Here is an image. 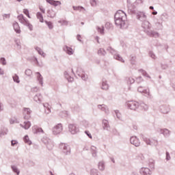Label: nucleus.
I'll list each match as a JSON object with an SVG mask.
<instances>
[{"label":"nucleus","instance_id":"1","mask_svg":"<svg viewBox=\"0 0 175 175\" xmlns=\"http://www.w3.org/2000/svg\"><path fill=\"white\" fill-rule=\"evenodd\" d=\"M115 24L117 27L123 29L125 28V21L126 20V14L122 10H118L114 15Z\"/></svg>","mask_w":175,"mask_h":175},{"label":"nucleus","instance_id":"2","mask_svg":"<svg viewBox=\"0 0 175 175\" xmlns=\"http://www.w3.org/2000/svg\"><path fill=\"white\" fill-rule=\"evenodd\" d=\"M142 28L144 29V32L150 36V38H159V33L155 31L150 30L151 29V23L148 21H144L142 24Z\"/></svg>","mask_w":175,"mask_h":175},{"label":"nucleus","instance_id":"3","mask_svg":"<svg viewBox=\"0 0 175 175\" xmlns=\"http://www.w3.org/2000/svg\"><path fill=\"white\" fill-rule=\"evenodd\" d=\"M18 18L19 21L22 24H23V25H26V27H27L29 28V31L33 30V26H32V24H31L29 23V21L28 20H27V18L25 17H24V15L20 14L18 16Z\"/></svg>","mask_w":175,"mask_h":175},{"label":"nucleus","instance_id":"4","mask_svg":"<svg viewBox=\"0 0 175 175\" xmlns=\"http://www.w3.org/2000/svg\"><path fill=\"white\" fill-rule=\"evenodd\" d=\"M42 143L45 144L48 150H53V147H54V142L50 139V138L47 137H44L42 139Z\"/></svg>","mask_w":175,"mask_h":175},{"label":"nucleus","instance_id":"5","mask_svg":"<svg viewBox=\"0 0 175 175\" xmlns=\"http://www.w3.org/2000/svg\"><path fill=\"white\" fill-rule=\"evenodd\" d=\"M59 148L62 150V152L64 155H70V146L68 145V144H60Z\"/></svg>","mask_w":175,"mask_h":175},{"label":"nucleus","instance_id":"6","mask_svg":"<svg viewBox=\"0 0 175 175\" xmlns=\"http://www.w3.org/2000/svg\"><path fill=\"white\" fill-rule=\"evenodd\" d=\"M141 137L144 142L148 145V146H158V140H153L151 141L150 139L147 138L144 135L141 134Z\"/></svg>","mask_w":175,"mask_h":175},{"label":"nucleus","instance_id":"7","mask_svg":"<svg viewBox=\"0 0 175 175\" xmlns=\"http://www.w3.org/2000/svg\"><path fill=\"white\" fill-rule=\"evenodd\" d=\"M107 51H110L111 54H113V58L115 59H117V61H120V62H122L124 64V62H125V61L124 60V59H122V57H121V55H120V54H116V50L113 49L111 47H108L107 48Z\"/></svg>","mask_w":175,"mask_h":175},{"label":"nucleus","instance_id":"8","mask_svg":"<svg viewBox=\"0 0 175 175\" xmlns=\"http://www.w3.org/2000/svg\"><path fill=\"white\" fill-rule=\"evenodd\" d=\"M126 105L131 110H136V109L139 108V103L136 101H128L126 103Z\"/></svg>","mask_w":175,"mask_h":175},{"label":"nucleus","instance_id":"9","mask_svg":"<svg viewBox=\"0 0 175 175\" xmlns=\"http://www.w3.org/2000/svg\"><path fill=\"white\" fill-rule=\"evenodd\" d=\"M68 131L72 135H76V133H79V126H77V124H68Z\"/></svg>","mask_w":175,"mask_h":175},{"label":"nucleus","instance_id":"10","mask_svg":"<svg viewBox=\"0 0 175 175\" xmlns=\"http://www.w3.org/2000/svg\"><path fill=\"white\" fill-rule=\"evenodd\" d=\"M53 135H59L60 132H62V124L59 123L56 126H55L52 130Z\"/></svg>","mask_w":175,"mask_h":175},{"label":"nucleus","instance_id":"11","mask_svg":"<svg viewBox=\"0 0 175 175\" xmlns=\"http://www.w3.org/2000/svg\"><path fill=\"white\" fill-rule=\"evenodd\" d=\"M137 19L139 21H147V15L143 12H138L136 13Z\"/></svg>","mask_w":175,"mask_h":175},{"label":"nucleus","instance_id":"12","mask_svg":"<svg viewBox=\"0 0 175 175\" xmlns=\"http://www.w3.org/2000/svg\"><path fill=\"white\" fill-rule=\"evenodd\" d=\"M130 143L135 147H139L140 146V140H139V138L136 136H133L130 138Z\"/></svg>","mask_w":175,"mask_h":175},{"label":"nucleus","instance_id":"13","mask_svg":"<svg viewBox=\"0 0 175 175\" xmlns=\"http://www.w3.org/2000/svg\"><path fill=\"white\" fill-rule=\"evenodd\" d=\"M158 132L161 135H163L165 137H169L170 136V131L167 129H160L158 130Z\"/></svg>","mask_w":175,"mask_h":175},{"label":"nucleus","instance_id":"14","mask_svg":"<svg viewBox=\"0 0 175 175\" xmlns=\"http://www.w3.org/2000/svg\"><path fill=\"white\" fill-rule=\"evenodd\" d=\"M32 111H31V109L29 108H24V118L25 120H29V118H31V113Z\"/></svg>","mask_w":175,"mask_h":175},{"label":"nucleus","instance_id":"15","mask_svg":"<svg viewBox=\"0 0 175 175\" xmlns=\"http://www.w3.org/2000/svg\"><path fill=\"white\" fill-rule=\"evenodd\" d=\"M129 14H136V6L134 4L128 5Z\"/></svg>","mask_w":175,"mask_h":175},{"label":"nucleus","instance_id":"16","mask_svg":"<svg viewBox=\"0 0 175 175\" xmlns=\"http://www.w3.org/2000/svg\"><path fill=\"white\" fill-rule=\"evenodd\" d=\"M160 110L163 114H167V113L170 111V108L169 107V105H163L160 107Z\"/></svg>","mask_w":175,"mask_h":175},{"label":"nucleus","instance_id":"17","mask_svg":"<svg viewBox=\"0 0 175 175\" xmlns=\"http://www.w3.org/2000/svg\"><path fill=\"white\" fill-rule=\"evenodd\" d=\"M139 173L142 175H151V170L148 167H142Z\"/></svg>","mask_w":175,"mask_h":175},{"label":"nucleus","instance_id":"18","mask_svg":"<svg viewBox=\"0 0 175 175\" xmlns=\"http://www.w3.org/2000/svg\"><path fill=\"white\" fill-rule=\"evenodd\" d=\"M63 50L66 53V54H68V55H72L73 53H75L70 46H68L66 45L63 47Z\"/></svg>","mask_w":175,"mask_h":175},{"label":"nucleus","instance_id":"19","mask_svg":"<svg viewBox=\"0 0 175 175\" xmlns=\"http://www.w3.org/2000/svg\"><path fill=\"white\" fill-rule=\"evenodd\" d=\"M103 127L105 131H110V125L109 124V121L107 120H103Z\"/></svg>","mask_w":175,"mask_h":175},{"label":"nucleus","instance_id":"20","mask_svg":"<svg viewBox=\"0 0 175 175\" xmlns=\"http://www.w3.org/2000/svg\"><path fill=\"white\" fill-rule=\"evenodd\" d=\"M47 3H49L50 5H52V6H58L61 5V1H55V0H46Z\"/></svg>","mask_w":175,"mask_h":175},{"label":"nucleus","instance_id":"21","mask_svg":"<svg viewBox=\"0 0 175 175\" xmlns=\"http://www.w3.org/2000/svg\"><path fill=\"white\" fill-rule=\"evenodd\" d=\"M13 27H14V29L15 32H16V33H21V30L20 29V26L18 25V23L17 22H15L13 23Z\"/></svg>","mask_w":175,"mask_h":175},{"label":"nucleus","instance_id":"22","mask_svg":"<svg viewBox=\"0 0 175 175\" xmlns=\"http://www.w3.org/2000/svg\"><path fill=\"white\" fill-rule=\"evenodd\" d=\"M33 99L35 102H38V103H40L42 102V99H43V97L42 96V94H38L34 96Z\"/></svg>","mask_w":175,"mask_h":175},{"label":"nucleus","instance_id":"23","mask_svg":"<svg viewBox=\"0 0 175 175\" xmlns=\"http://www.w3.org/2000/svg\"><path fill=\"white\" fill-rule=\"evenodd\" d=\"M36 75H37V79H38V81H39V83L41 85H43V77L42 76V75L39 72H37Z\"/></svg>","mask_w":175,"mask_h":175},{"label":"nucleus","instance_id":"24","mask_svg":"<svg viewBox=\"0 0 175 175\" xmlns=\"http://www.w3.org/2000/svg\"><path fill=\"white\" fill-rule=\"evenodd\" d=\"M102 90H109V85L107 84V81L106 79H103L102 82Z\"/></svg>","mask_w":175,"mask_h":175},{"label":"nucleus","instance_id":"25","mask_svg":"<svg viewBox=\"0 0 175 175\" xmlns=\"http://www.w3.org/2000/svg\"><path fill=\"white\" fill-rule=\"evenodd\" d=\"M137 91L138 92L146 94L147 95L150 96V92L146 89H143L142 86L138 88Z\"/></svg>","mask_w":175,"mask_h":175},{"label":"nucleus","instance_id":"26","mask_svg":"<svg viewBox=\"0 0 175 175\" xmlns=\"http://www.w3.org/2000/svg\"><path fill=\"white\" fill-rule=\"evenodd\" d=\"M106 29H107V31H113L114 27L113 26V24L107 22L105 23V25Z\"/></svg>","mask_w":175,"mask_h":175},{"label":"nucleus","instance_id":"27","mask_svg":"<svg viewBox=\"0 0 175 175\" xmlns=\"http://www.w3.org/2000/svg\"><path fill=\"white\" fill-rule=\"evenodd\" d=\"M98 167L99 170H100L101 172H103V170H105V161H102L98 162Z\"/></svg>","mask_w":175,"mask_h":175},{"label":"nucleus","instance_id":"28","mask_svg":"<svg viewBox=\"0 0 175 175\" xmlns=\"http://www.w3.org/2000/svg\"><path fill=\"white\" fill-rule=\"evenodd\" d=\"M22 128H24V129H29L31 128V122H24V125L21 124Z\"/></svg>","mask_w":175,"mask_h":175},{"label":"nucleus","instance_id":"29","mask_svg":"<svg viewBox=\"0 0 175 175\" xmlns=\"http://www.w3.org/2000/svg\"><path fill=\"white\" fill-rule=\"evenodd\" d=\"M11 168H12V172H14V173H16V175H20V170H18L17 166L12 165Z\"/></svg>","mask_w":175,"mask_h":175},{"label":"nucleus","instance_id":"30","mask_svg":"<svg viewBox=\"0 0 175 175\" xmlns=\"http://www.w3.org/2000/svg\"><path fill=\"white\" fill-rule=\"evenodd\" d=\"M33 133H43V129L42 128H37L36 126H34L33 129Z\"/></svg>","mask_w":175,"mask_h":175},{"label":"nucleus","instance_id":"31","mask_svg":"<svg viewBox=\"0 0 175 175\" xmlns=\"http://www.w3.org/2000/svg\"><path fill=\"white\" fill-rule=\"evenodd\" d=\"M48 17H51V18H54L55 16V12L53 10H49L47 11Z\"/></svg>","mask_w":175,"mask_h":175},{"label":"nucleus","instance_id":"32","mask_svg":"<svg viewBox=\"0 0 175 175\" xmlns=\"http://www.w3.org/2000/svg\"><path fill=\"white\" fill-rule=\"evenodd\" d=\"M59 117H62V118H64L65 117H68L69 114L66 111H62L59 113Z\"/></svg>","mask_w":175,"mask_h":175},{"label":"nucleus","instance_id":"33","mask_svg":"<svg viewBox=\"0 0 175 175\" xmlns=\"http://www.w3.org/2000/svg\"><path fill=\"white\" fill-rule=\"evenodd\" d=\"M37 18L40 21V23H44V19H43V15L41 12H37Z\"/></svg>","mask_w":175,"mask_h":175},{"label":"nucleus","instance_id":"34","mask_svg":"<svg viewBox=\"0 0 175 175\" xmlns=\"http://www.w3.org/2000/svg\"><path fill=\"white\" fill-rule=\"evenodd\" d=\"M149 167L150 169H154L155 167V161L152 159H149Z\"/></svg>","mask_w":175,"mask_h":175},{"label":"nucleus","instance_id":"35","mask_svg":"<svg viewBox=\"0 0 175 175\" xmlns=\"http://www.w3.org/2000/svg\"><path fill=\"white\" fill-rule=\"evenodd\" d=\"M72 9L74 10H78L79 12H81L82 10H85V8H84L83 6H72Z\"/></svg>","mask_w":175,"mask_h":175},{"label":"nucleus","instance_id":"36","mask_svg":"<svg viewBox=\"0 0 175 175\" xmlns=\"http://www.w3.org/2000/svg\"><path fill=\"white\" fill-rule=\"evenodd\" d=\"M96 148H95V146H92L91 150H92V155L94 158H96L97 157V152H96Z\"/></svg>","mask_w":175,"mask_h":175},{"label":"nucleus","instance_id":"37","mask_svg":"<svg viewBox=\"0 0 175 175\" xmlns=\"http://www.w3.org/2000/svg\"><path fill=\"white\" fill-rule=\"evenodd\" d=\"M35 50L38 53V54H40V55H42L43 57H44V52H43L42 49H40L39 46H36L35 48Z\"/></svg>","mask_w":175,"mask_h":175},{"label":"nucleus","instance_id":"38","mask_svg":"<svg viewBox=\"0 0 175 175\" xmlns=\"http://www.w3.org/2000/svg\"><path fill=\"white\" fill-rule=\"evenodd\" d=\"M78 76L81 77L84 81H85L87 79H88V76L84 73L78 74Z\"/></svg>","mask_w":175,"mask_h":175},{"label":"nucleus","instance_id":"39","mask_svg":"<svg viewBox=\"0 0 175 175\" xmlns=\"http://www.w3.org/2000/svg\"><path fill=\"white\" fill-rule=\"evenodd\" d=\"M23 140L25 142V143H27V144H32V142L29 140V137H28V135H25L24 137H23Z\"/></svg>","mask_w":175,"mask_h":175},{"label":"nucleus","instance_id":"40","mask_svg":"<svg viewBox=\"0 0 175 175\" xmlns=\"http://www.w3.org/2000/svg\"><path fill=\"white\" fill-rule=\"evenodd\" d=\"M126 80L127 81V83L130 85L133 84V83H135V79L132 77H126Z\"/></svg>","mask_w":175,"mask_h":175},{"label":"nucleus","instance_id":"41","mask_svg":"<svg viewBox=\"0 0 175 175\" xmlns=\"http://www.w3.org/2000/svg\"><path fill=\"white\" fill-rule=\"evenodd\" d=\"M98 55L105 56L107 54V53H106V51L105 49L101 48L98 51Z\"/></svg>","mask_w":175,"mask_h":175},{"label":"nucleus","instance_id":"42","mask_svg":"<svg viewBox=\"0 0 175 175\" xmlns=\"http://www.w3.org/2000/svg\"><path fill=\"white\" fill-rule=\"evenodd\" d=\"M12 79L14 81V83H17L18 84V83H20V78L18 77V75H17L16 74H15L13 77Z\"/></svg>","mask_w":175,"mask_h":175},{"label":"nucleus","instance_id":"43","mask_svg":"<svg viewBox=\"0 0 175 175\" xmlns=\"http://www.w3.org/2000/svg\"><path fill=\"white\" fill-rule=\"evenodd\" d=\"M96 29L98 32H100V33H101V35H103L105 33V27H97Z\"/></svg>","mask_w":175,"mask_h":175},{"label":"nucleus","instance_id":"44","mask_svg":"<svg viewBox=\"0 0 175 175\" xmlns=\"http://www.w3.org/2000/svg\"><path fill=\"white\" fill-rule=\"evenodd\" d=\"M90 175H99V171L96 169H92L90 170Z\"/></svg>","mask_w":175,"mask_h":175},{"label":"nucleus","instance_id":"45","mask_svg":"<svg viewBox=\"0 0 175 175\" xmlns=\"http://www.w3.org/2000/svg\"><path fill=\"white\" fill-rule=\"evenodd\" d=\"M44 23L46 24L49 29H53V28H54V26L53 25V23H51V21H45Z\"/></svg>","mask_w":175,"mask_h":175},{"label":"nucleus","instance_id":"46","mask_svg":"<svg viewBox=\"0 0 175 175\" xmlns=\"http://www.w3.org/2000/svg\"><path fill=\"white\" fill-rule=\"evenodd\" d=\"M140 107H142L144 110L145 111H147L148 110V105H147L145 103H142L140 105Z\"/></svg>","mask_w":175,"mask_h":175},{"label":"nucleus","instance_id":"47","mask_svg":"<svg viewBox=\"0 0 175 175\" xmlns=\"http://www.w3.org/2000/svg\"><path fill=\"white\" fill-rule=\"evenodd\" d=\"M131 63L132 65H135V64H136V56H131Z\"/></svg>","mask_w":175,"mask_h":175},{"label":"nucleus","instance_id":"48","mask_svg":"<svg viewBox=\"0 0 175 175\" xmlns=\"http://www.w3.org/2000/svg\"><path fill=\"white\" fill-rule=\"evenodd\" d=\"M23 13L24 14H25V16H27V17H28V18H31V16H29V11L28 10V9H24Z\"/></svg>","mask_w":175,"mask_h":175},{"label":"nucleus","instance_id":"49","mask_svg":"<svg viewBox=\"0 0 175 175\" xmlns=\"http://www.w3.org/2000/svg\"><path fill=\"white\" fill-rule=\"evenodd\" d=\"M149 55L152 59H155L157 58V56L155 55V53L152 52V51H149Z\"/></svg>","mask_w":175,"mask_h":175},{"label":"nucleus","instance_id":"50","mask_svg":"<svg viewBox=\"0 0 175 175\" xmlns=\"http://www.w3.org/2000/svg\"><path fill=\"white\" fill-rule=\"evenodd\" d=\"M140 72H142L143 76H144L145 77H148L149 79H150V75H148L147 72H146L144 70H140Z\"/></svg>","mask_w":175,"mask_h":175},{"label":"nucleus","instance_id":"51","mask_svg":"<svg viewBox=\"0 0 175 175\" xmlns=\"http://www.w3.org/2000/svg\"><path fill=\"white\" fill-rule=\"evenodd\" d=\"M26 76H31L32 75V70H31V69H27L25 70V72Z\"/></svg>","mask_w":175,"mask_h":175},{"label":"nucleus","instance_id":"52","mask_svg":"<svg viewBox=\"0 0 175 175\" xmlns=\"http://www.w3.org/2000/svg\"><path fill=\"white\" fill-rule=\"evenodd\" d=\"M115 114H116L117 118H118V120H121V113H120V111L116 110Z\"/></svg>","mask_w":175,"mask_h":175},{"label":"nucleus","instance_id":"53","mask_svg":"<svg viewBox=\"0 0 175 175\" xmlns=\"http://www.w3.org/2000/svg\"><path fill=\"white\" fill-rule=\"evenodd\" d=\"M0 64H2L3 65H6V59L5 57H1Z\"/></svg>","mask_w":175,"mask_h":175},{"label":"nucleus","instance_id":"54","mask_svg":"<svg viewBox=\"0 0 175 175\" xmlns=\"http://www.w3.org/2000/svg\"><path fill=\"white\" fill-rule=\"evenodd\" d=\"M105 105H98V109H100L103 111H106V108L105 107Z\"/></svg>","mask_w":175,"mask_h":175},{"label":"nucleus","instance_id":"55","mask_svg":"<svg viewBox=\"0 0 175 175\" xmlns=\"http://www.w3.org/2000/svg\"><path fill=\"white\" fill-rule=\"evenodd\" d=\"M90 5H92V6H96L97 5V2L96 0H90Z\"/></svg>","mask_w":175,"mask_h":175},{"label":"nucleus","instance_id":"56","mask_svg":"<svg viewBox=\"0 0 175 175\" xmlns=\"http://www.w3.org/2000/svg\"><path fill=\"white\" fill-rule=\"evenodd\" d=\"M142 81H143V79L142 78V77H138L136 79V83H137V84H140Z\"/></svg>","mask_w":175,"mask_h":175},{"label":"nucleus","instance_id":"57","mask_svg":"<svg viewBox=\"0 0 175 175\" xmlns=\"http://www.w3.org/2000/svg\"><path fill=\"white\" fill-rule=\"evenodd\" d=\"M18 142L16 141V140H12L11 141V146L12 147H14L16 146V144H18Z\"/></svg>","mask_w":175,"mask_h":175},{"label":"nucleus","instance_id":"58","mask_svg":"<svg viewBox=\"0 0 175 175\" xmlns=\"http://www.w3.org/2000/svg\"><path fill=\"white\" fill-rule=\"evenodd\" d=\"M85 135H87V136H88L90 139H92V135H91V133H90V131H85Z\"/></svg>","mask_w":175,"mask_h":175},{"label":"nucleus","instance_id":"59","mask_svg":"<svg viewBox=\"0 0 175 175\" xmlns=\"http://www.w3.org/2000/svg\"><path fill=\"white\" fill-rule=\"evenodd\" d=\"M165 155H166V161H170V154L169 153V152H166L165 153Z\"/></svg>","mask_w":175,"mask_h":175},{"label":"nucleus","instance_id":"60","mask_svg":"<svg viewBox=\"0 0 175 175\" xmlns=\"http://www.w3.org/2000/svg\"><path fill=\"white\" fill-rule=\"evenodd\" d=\"M3 20H5V18H10V14H4L3 15Z\"/></svg>","mask_w":175,"mask_h":175},{"label":"nucleus","instance_id":"61","mask_svg":"<svg viewBox=\"0 0 175 175\" xmlns=\"http://www.w3.org/2000/svg\"><path fill=\"white\" fill-rule=\"evenodd\" d=\"M161 69H167V68H169V66H167V64H161Z\"/></svg>","mask_w":175,"mask_h":175},{"label":"nucleus","instance_id":"62","mask_svg":"<svg viewBox=\"0 0 175 175\" xmlns=\"http://www.w3.org/2000/svg\"><path fill=\"white\" fill-rule=\"evenodd\" d=\"M33 62L36 63L37 66H39V61H38V58L33 57Z\"/></svg>","mask_w":175,"mask_h":175},{"label":"nucleus","instance_id":"63","mask_svg":"<svg viewBox=\"0 0 175 175\" xmlns=\"http://www.w3.org/2000/svg\"><path fill=\"white\" fill-rule=\"evenodd\" d=\"M39 88L38 87L33 88L31 89L32 92H38Z\"/></svg>","mask_w":175,"mask_h":175},{"label":"nucleus","instance_id":"64","mask_svg":"<svg viewBox=\"0 0 175 175\" xmlns=\"http://www.w3.org/2000/svg\"><path fill=\"white\" fill-rule=\"evenodd\" d=\"M74 110L75 111H80V107L79 106H76L74 107Z\"/></svg>","mask_w":175,"mask_h":175}]
</instances>
